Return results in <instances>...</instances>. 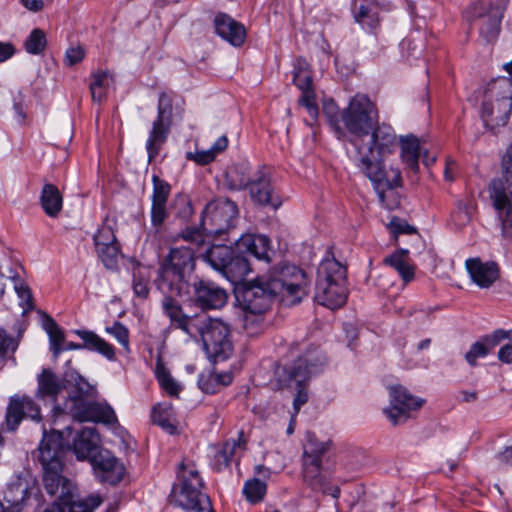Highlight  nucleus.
Wrapping results in <instances>:
<instances>
[{
    "label": "nucleus",
    "instance_id": "obj_57",
    "mask_svg": "<svg viewBox=\"0 0 512 512\" xmlns=\"http://www.w3.org/2000/svg\"><path fill=\"white\" fill-rule=\"evenodd\" d=\"M188 159L194 160L199 165H207L215 160L216 155L210 148L207 150L197 151L194 154L188 153Z\"/></svg>",
    "mask_w": 512,
    "mask_h": 512
},
{
    "label": "nucleus",
    "instance_id": "obj_23",
    "mask_svg": "<svg viewBox=\"0 0 512 512\" xmlns=\"http://www.w3.org/2000/svg\"><path fill=\"white\" fill-rule=\"evenodd\" d=\"M194 300L203 309H219L227 302L226 291L210 281L198 280L191 283Z\"/></svg>",
    "mask_w": 512,
    "mask_h": 512
},
{
    "label": "nucleus",
    "instance_id": "obj_51",
    "mask_svg": "<svg viewBox=\"0 0 512 512\" xmlns=\"http://www.w3.org/2000/svg\"><path fill=\"white\" fill-rule=\"evenodd\" d=\"M168 217L167 204L152 202L151 222L154 227H160Z\"/></svg>",
    "mask_w": 512,
    "mask_h": 512
},
{
    "label": "nucleus",
    "instance_id": "obj_32",
    "mask_svg": "<svg viewBox=\"0 0 512 512\" xmlns=\"http://www.w3.org/2000/svg\"><path fill=\"white\" fill-rule=\"evenodd\" d=\"M40 204L47 216L58 217L63 208V197L54 184H44L40 195Z\"/></svg>",
    "mask_w": 512,
    "mask_h": 512
},
{
    "label": "nucleus",
    "instance_id": "obj_55",
    "mask_svg": "<svg viewBox=\"0 0 512 512\" xmlns=\"http://www.w3.org/2000/svg\"><path fill=\"white\" fill-rule=\"evenodd\" d=\"M133 290L136 296L143 299L147 298L149 294L148 279L134 273Z\"/></svg>",
    "mask_w": 512,
    "mask_h": 512
},
{
    "label": "nucleus",
    "instance_id": "obj_47",
    "mask_svg": "<svg viewBox=\"0 0 512 512\" xmlns=\"http://www.w3.org/2000/svg\"><path fill=\"white\" fill-rule=\"evenodd\" d=\"M355 20L364 29L373 30L379 24V18L377 13L372 12L367 6L361 5L355 12Z\"/></svg>",
    "mask_w": 512,
    "mask_h": 512
},
{
    "label": "nucleus",
    "instance_id": "obj_8",
    "mask_svg": "<svg viewBox=\"0 0 512 512\" xmlns=\"http://www.w3.org/2000/svg\"><path fill=\"white\" fill-rule=\"evenodd\" d=\"M264 278L265 284L286 305L298 304L308 293L306 273L295 265L278 264Z\"/></svg>",
    "mask_w": 512,
    "mask_h": 512
},
{
    "label": "nucleus",
    "instance_id": "obj_6",
    "mask_svg": "<svg viewBox=\"0 0 512 512\" xmlns=\"http://www.w3.org/2000/svg\"><path fill=\"white\" fill-rule=\"evenodd\" d=\"M505 69L511 77L492 80L484 94L481 117L493 129L506 125L512 111V62Z\"/></svg>",
    "mask_w": 512,
    "mask_h": 512
},
{
    "label": "nucleus",
    "instance_id": "obj_40",
    "mask_svg": "<svg viewBox=\"0 0 512 512\" xmlns=\"http://www.w3.org/2000/svg\"><path fill=\"white\" fill-rule=\"evenodd\" d=\"M242 492L249 503L256 504L264 499L267 485L258 478L249 479L244 483Z\"/></svg>",
    "mask_w": 512,
    "mask_h": 512
},
{
    "label": "nucleus",
    "instance_id": "obj_60",
    "mask_svg": "<svg viewBox=\"0 0 512 512\" xmlns=\"http://www.w3.org/2000/svg\"><path fill=\"white\" fill-rule=\"evenodd\" d=\"M15 290L18 294V296L21 298L22 301H24L27 305L28 309L32 308V295L30 292V289L28 286L20 284L19 286L15 287Z\"/></svg>",
    "mask_w": 512,
    "mask_h": 512
},
{
    "label": "nucleus",
    "instance_id": "obj_49",
    "mask_svg": "<svg viewBox=\"0 0 512 512\" xmlns=\"http://www.w3.org/2000/svg\"><path fill=\"white\" fill-rule=\"evenodd\" d=\"M94 245L96 248H102L112 244H119L117 242L113 229L108 225H103L94 235Z\"/></svg>",
    "mask_w": 512,
    "mask_h": 512
},
{
    "label": "nucleus",
    "instance_id": "obj_16",
    "mask_svg": "<svg viewBox=\"0 0 512 512\" xmlns=\"http://www.w3.org/2000/svg\"><path fill=\"white\" fill-rule=\"evenodd\" d=\"M390 405L383 410L386 417L394 424L406 421L412 411L422 407L424 400L411 395L403 386H391L389 389Z\"/></svg>",
    "mask_w": 512,
    "mask_h": 512
},
{
    "label": "nucleus",
    "instance_id": "obj_13",
    "mask_svg": "<svg viewBox=\"0 0 512 512\" xmlns=\"http://www.w3.org/2000/svg\"><path fill=\"white\" fill-rule=\"evenodd\" d=\"M324 364V356L317 349H313L300 356L289 368L288 379L300 387L293 401L295 414L308 401V393L301 386L311 377L322 372Z\"/></svg>",
    "mask_w": 512,
    "mask_h": 512
},
{
    "label": "nucleus",
    "instance_id": "obj_39",
    "mask_svg": "<svg viewBox=\"0 0 512 512\" xmlns=\"http://www.w3.org/2000/svg\"><path fill=\"white\" fill-rule=\"evenodd\" d=\"M74 492L71 491V498L69 502H60L64 506L69 507V512H93L102 503L99 495H89L84 499H74Z\"/></svg>",
    "mask_w": 512,
    "mask_h": 512
},
{
    "label": "nucleus",
    "instance_id": "obj_42",
    "mask_svg": "<svg viewBox=\"0 0 512 512\" xmlns=\"http://www.w3.org/2000/svg\"><path fill=\"white\" fill-rule=\"evenodd\" d=\"M156 377L161 388L168 395L172 397H177L179 395L181 391L180 385L173 379L170 373L163 366H157Z\"/></svg>",
    "mask_w": 512,
    "mask_h": 512
},
{
    "label": "nucleus",
    "instance_id": "obj_34",
    "mask_svg": "<svg viewBox=\"0 0 512 512\" xmlns=\"http://www.w3.org/2000/svg\"><path fill=\"white\" fill-rule=\"evenodd\" d=\"M31 495V487L26 480H18L8 486L4 492V499L14 512L22 510L25 501Z\"/></svg>",
    "mask_w": 512,
    "mask_h": 512
},
{
    "label": "nucleus",
    "instance_id": "obj_28",
    "mask_svg": "<svg viewBox=\"0 0 512 512\" xmlns=\"http://www.w3.org/2000/svg\"><path fill=\"white\" fill-rule=\"evenodd\" d=\"M99 434L94 427H84L75 436L72 449L78 460L89 461L99 451Z\"/></svg>",
    "mask_w": 512,
    "mask_h": 512
},
{
    "label": "nucleus",
    "instance_id": "obj_2",
    "mask_svg": "<svg viewBox=\"0 0 512 512\" xmlns=\"http://www.w3.org/2000/svg\"><path fill=\"white\" fill-rule=\"evenodd\" d=\"M326 115L336 137L349 140L354 147H358L379 122L376 104L365 94L353 96L347 107L337 113L326 108Z\"/></svg>",
    "mask_w": 512,
    "mask_h": 512
},
{
    "label": "nucleus",
    "instance_id": "obj_35",
    "mask_svg": "<svg viewBox=\"0 0 512 512\" xmlns=\"http://www.w3.org/2000/svg\"><path fill=\"white\" fill-rule=\"evenodd\" d=\"M409 251L406 249H399L393 254L384 258L385 265L393 268L404 283H409L414 278V267L409 263Z\"/></svg>",
    "mask_w": 512,
    "mask_h": 512
},
{
    "label": "nucleus",
    "instance_id": "obj_64",
    "mask_svg": "<svg viewBox=\"0 0 512 512\" xmlns=\"http://www.w3.org/2000/svg\"><path fill=\"white\" fill-rule=\"evenodd\" d=\"M14 53L15 49L11 43L0 42V62L8 60Z\"/></svg>",
    "mask_w": 512,
    "mask_h": 512
},
{
    "label": "nucleus",
    "instance_id": "obj_20",
    "mask_svg": "<svg viewBox=\"0 0 512 512\" xmlns=\"http://www.w3.org/2000/svg\"><path fill=\"white\" fill-rule=\"evenodd\" d=\"M275 297L278 296L265 284V278L262 276L245 286L242 292V305L252 314H262L270 308Z\"/></svg>",
    "mask_w": 512,
    "mask_h": 512
},
{
    "label": "nucleus",
    "instance_id": "obj_36",
    "mask_svg": "<svg viewBox=\"0 0 512 512\" xmlns=\"http://www.w3.org/2000/svg\"><path fill=\"white\" fill-rule=\"evenodd\" d=\"M251 181L249 166L245 163L235 164L226 172V183L232 190L249 188Z\"/></svg>",
    "mask_w": 512,
    "mask_h": 512
},
{
    "label": "nucleus",
    "instance_id": "obj_9",
    "mask_svg": "<svg viewBox=\"0 0 512 512\" xmlns=\"http://www.w3.org/2000/svg\"><path fill=\"white\" fill-rule=\"evenodd\" d=\"M199 325V331L191 335V339L201 338L204 350L207 356L213 361H224L228 359L233 352L231 341V332L228 324L218 318H211L203 313Z\"/></svg>",
    "mask_w": 512,
    "mask_h": 512
},
{
    "label": "nucleus",
    "instance_id": "obj_30",
    "mask_svg": "<svg viewBox=\"0 0 512 512\" xmlns=\"http://www.w3.org/2000/svg\"><path fill=\"white\" fill-rule=\"evenodd\" d=\"M65 387L64 380L59 378L52 370L43 369L37 376L36 397L39 399L49 398L56 401L57 396Z\"/></svg>",
    "mask_w": 512,
    "mask_h": 512
},
{
    "label": "nucleus",
    "instance_id": "obj_19",
    "mask_svg": "<svg viewBox=\"0 0 512 512\" xmlns=\"http://www.w3.org/2000/svg\"><path fill=\"white\" fill-rule=\"evenodd\" d=\"M162 300V309L164 314L170 320V327L181 330L189 338L195 335L199 330V325L202 324L203 313H196L189 315L183 311L182 306L174 297L177 295L164 294Z\"/></svg>",
    "mask_w": 512,
    "mask_h": 512
},
{
    "label": "nucleus",
    "instance_id": "obj_27",
    "mask_svg": "<svg viewBox=\"0 0 512 512\" xmlns=\"http://www.w3.org/2000/svg\"><path fill=\"white\" fill-rule=\"evenodd\" d=\"M236 249L241 253L247 252L253 255L258 260L265 262L270 261V254L272 252L270 247V240L264 235L244 234L239 238L233 239Z\"/></svg>",
    "mask_w": 512,
    "mask_h": 512
},
{
    "label": "nucleus",
    "instance_id": "obj_33",
    "mask_svg": "<svg viewBox=\"0 0 512 512\" xmlns=\"http://www.w3.org/2000/svg\"><path fill=\"white\" fill-rule=\"evenodd\" d=\"M75 334L83 340V349L98 352L108 360L115 359L114 347L96 333L88 330H75Z\"/></svg>",
    "mask_w": 512,
    "mask_h": 512
},
{
    "label": "nucleus",
    "instance_id": "obj_7",
    "mask_svg": "<svg viewBox=\"0 0 512 512\" xmlns=\"http://www.w3.org/2000/svg\"><path fill=\"white\" fill-rule=\"evenodd\" d=\"M346 268L334 258L325 259L317 270L315 300L329 309L343 306L347 300Z\"/></svg>",
    "mask_w": 512,
    "mask_h": 512
},
{
    "label": "nucleus",
    "instance_id": "obj_22",
    "mask_svg": "<svg viewBox=\"0 0 512 512\" xmlns=\"http://www.w3.org/2000/svg\"><path fill=\"white\" fill-rule=\"evenodd\" d=\"M249 191L252 200L259 205L271 206L275 209L281 205L280 198L274 193L268 168H261L254 174Z\"/></svg>",
    "mask_w": 512,
    "mask_h": 512
},
{
    "label": "nucleus",
    "instance_id": "obj_61",
    "mask_svg": "<svg viewBox=\"0 0 512 512\" xmlns=\"http://www.w3.org/2000/svg\"><path fill=\"white\" fill-rule=\"evenodd\" d=\"M182 238L189 241L192 245H199L203 243V238L198 230L187 229L182 233Z\"/></svg>",
    "mask_w": 512,
    "mask_h": 512
},
{
    "label": "nucleus",
    "instance_id": "obj_18",
    "mask_svg": "<svg viewBox=\"0 0 512 512\" xmlns=\"http://www.w3.org/2000/svg\"><path fill=\"white\" fill-rule=\"evenodd\" d=\"M489 195L502 237L512 240V189L505 188L499 181H492L489 185Z\"/></svg>",
    "mask_w": 512,
    "mask_h": 512
},
{
    "label": "nucleus",
    "instance_id": "obj_26",
    "mask_svg": "<svg viewBox=\"0 0 512 512\" xmlns=\"http://www.w3.org/2000/svg\"><path fill=\"white\" fill-rule=\"evenodd\" d=\"M465 266L472 281L480 288L491 287L499 278V267L495 262L471 258L466 260Z\"/></svg>",
    "mask_w": 512,
    "mask_h": 512
},
{
    "label": "nucleus",
    "instance_id": "obj_44",
    "mask_svg": "<svg viewBox=\"0 0 512 512\" xmlns=\"http://www.w3.org/2000/svg\"><path fill=\"white\" fill-rule=\"evenodd\" d=\"M493 181H499L505 188L512 189V143L507 147L501 162V176Z\"/></svg>",
    "mask_w": 512,
    "mask_h": 512
},
{
    "label": "nucleus",
    "instance_id": "obj_14",
    "mask_svg": "<svg viewBox=\"0 0 512 512\" xmlns=\"http://www.w3.org/2000/svg\"><path fill=\"white\" fill-rule=\"evenodd\" d=\"M238 217L237 205L229 199H218L206 205L201 219V228L208 236L229 233Z\"/></svg>",
    "mask_w": 512,
    "mask_h": 512
},
{
    "label": "nucleus",
    "instance_id": "obj_48",
    "mask_svg": "<svg viewBox=\"0 0 512 512\" xmlns=\"http://www.w3.org/2000/svg\"><path fill=\"white\" fill-rule=\"evenodd\" d=\"M92 82L90 83V91L92 99L101 102L105 98V87L108 79L107 72H95L92 74Z\"/></svg>",
    "mask_w": 512,
    "mask_h": 512
},
{
    "label": "nucleus",
    "instance_id": "obj_24",
    "mask_svg": "<svg viewBox=\"0 0 512 512\" xmlns=\"http://www.w3.org/2000/svg\"><path fill=\"white\" fill-rule=\"evenodd\" d=\"M90 462L101 482L116 484L123 479V465L108 451L98 452Z\"/></svg>",
    "mask_w": 512,
    "mask_h": 512
},
{
    "label": "nucleus",
    "instance_id": "obj_21",
    "mask_svg": "<svg viewBox=\"0 0 512 512\" xmlns=\"http://www.w3.org/2000/svg\"><path fill=\"white\" fill-rule=\"evenodd\" d=\"M293 82L302 92L298 100L299 105L305 107L309 115L316 120L319 110L312 85V74L309 70L308 63L304 59L299 58L294 64Z\"/></svg>",
    "mask_w": 512,
    "mask_h": 512
},
{
    "label": "nucleus",
    "instance_id": "obj_10",
    "mask_svg": "<svg viewBox=\"0 0 512 512\" xmlns=\"http://www.w3.org/2000/svg\"><path fill=\"white\" fill-rule=\"evenodd\" d=\"M204 259L232 284L242 282L250 271L247 259L238 249L228 245H212Z\"/></svg>",
    "mask_w": 512,
    "mask_h": 512
},
{
    "label": "nucleus",
    "instance_id": "obj_63",
    "mask_svg": "<svg viewBox=\"0 0 512 512\" xmlns=\"http://www.w3.org/2000/svg\"><path fill=\"white\" fill-rule=\"evenodd\" d=\"M498 359L506 364L512 363V344H505L498 351Z\"/></svg>",
    "mask_w": 512,
    "mask_h": 512
},
{
    "label": "nucleus",
    "instance_id": "obj_62",
    "mask_svg": "<svg viewBox=\"0 0 512 512\" xmlns=\"http://www.w3.org/2000/svg\"><path fill=\"white\" fill-rule=\"evenodd\" d=\"M213 377L217 378V386L218 388L222 386H227L232 383L233 374L231 372H213L211 373Z\"/></svg>",
    "mask_w": 512,
    "mask_h": 512
},
{
    "label": "nucleus",
    "instance_id": "obj_4",
    "mask_svg": "<svg viewBox=\"0 0 512 512\" xmlns=\"http://www.w3.org/2000/svg\"><path fill=\"white\" fill-rule=\"evenodd\" d=\"M196 266L193 247L180 246L171 248L162 261L156 280L158 289L163 294L180 297L189 295L191 276Z\"/></svg>",
    "mask_w": 512,
    "mask_h": 512
},
{
    "label": "nucleus",
    "instance_id": "obj_17",
    "mask_svg": "<svg viewBox=\"0 0 512 512\" xmlns=\"http://www.w3.org/2000/svg\"><path fill=\"white\" fill-rule=\"evenodd\" d=\"M503 10V4L492 5L489 0H482L471 8L479 33L485 41L491 42L497 38Z\"/></svg>",
    "mask_w": 512,
    "mask_h": 512
},
{
    "label": "nucleus",
    "instance_id": "obj_43",
    "mask_svg": "<svg viewBox=\"0 0 512 512\" xmlns=\"http://www.w3.org/2000/svg\"><path fill=\"white\" fill-rule=\"evenodd\" d=\"M47 333L50 339L51 351L55 357H58L62 352V346L65 342L64 332L53 319H49Z\"/></svg>",
    "mask_w": 512,
    "mask_h": 512
},
{
    "label": "nucleus",
    "instance_id": "obj_38",
    "mask_svg": "<svg viewBox=\"0 0 512 512\" xmlns=\"http://www.w3.org/2000/svg\"><path fill=\"white\" fill-rule=\"evenodd\" d=\"M24 412L20 397H12L7 406L5 415L4 425L7 431L13 432L18 428L24 418Z\"/></svg>",
    "mask_w": 512,
    "mask_h": 512
},
{
    "label": "nucleus",
    "instance_id": "obj_41",
    "mask_svg": "<svg viewBox=\"0 0 512 512\" xmlns=\"http://www.w3.org/2000/svg\"><path fill=\"white\" fill-rule=\"evenodd\" d=\"M47 45L46 35L39 28L33 29L24 42V48L27 53L32 55L41 54Z\"/></svg>",
    "mask_w": 512,
    "mask_h": 512
},
{
    "label": "nucleus",
    "instance_id": "obj_50",
    "mask_svg": "<svg viewBox=\"0 0 512 512\" xmlns=\"http://www.w3.org/2000/svg\"><path fill=\"white\" fill-rule=\"evenodd\" d=\"M106 332L112 335L126 351H129V331L120 322H115L112 326L106 327Z\"/></svg>",
    "mask_w": 512,
    "mask_h": 512
},
{
    "label": "nucleus",
    "instance_id": "obj_58",
    "mask_svg": "<svg viewBox=\"0 0 512 512\" xmlns=\"http://www.w3.org/2000/svg\"><path fill=\"white\" fill-rule=\"evenodd\" d=\"M244 445H245V441L242 440L241 437H239L238 440L226 441L224 446H223V450L221 452L223 458L225 459V462L228 464L230 459H231V457L236 452V449H240Z\"/></svg>",
    "mask_w": 512,
    "mask_h": 512
},
{
    "label": "nucleus",
    "instance_id": "obj_53",
    "mask_svg": "<svg viewBox=\"0 0 512 512\" xmlns=\"http://www.w3.org/2000/svg\"><path fill=\"white\" fill-rule=\"evenodd\" d=\"M17 349L14 339L0 329V358L10 357Z\"/></svg>",
    "mask_w": 512,
    "mask_h": 512
},
{
    "label": "nucleus",
    "instance_id": "obj_54",
    "mask_svg": "<svg viewBox=\"0 0 512 512\" xmlns=\"http://www.w3.org/2000/svg\"><path fill=\"white\" fill-rule=\"evenodd\" d=\"M85 57V51L81 46L70 47L65 52L64 63L66 66H74Z\"/></svg>",
    "mask_w": 512,
    "mask_h": 512
},
{
    "label": "nucleus",
    "instance_id": "obj_29",
    "mask_svg": "<svg viewBox=\"0 0 512 512\" xmlns=\"http://www.w3.org/2000/svg\"><path fill=\"white\" fill-rule=\"evenodd\" d=\"M214 26L216 33L233 46H241L244 43L245 27L227 14L219 13L215 16Z\"/></svg>",
    "mask_w": 512,
    "mask_h": 512
},
{
    "label": "nucleus",
    "instance_id": "obj_59",
    "mask_svg": "<svg viewBox=\"0 0 512 512\" xmlns=\"http://www.w3.org/2000/svg\"><path fill=\"white\" fill-rule=\"evenodd\" d=\"M390 227L392 231L397 234H413L416 232L415 227L398 218L391 220Z\"/></svg>",
    "mask_w": 512,
    "mask_h": 512
},
{
    "label": "nucleus",
    "instance_id": "obj_37",
    "mask_svg": "<svg viewBox=\"0 0 512 512\" xmlns=\"http://www.w3.org/2000/svg\"><path fill=\"white\" fill-rule=\"evenodd\" d=\"M420 146L418 139L407 136L401 140V157L407 167L413 172L419 169Z\"/></svg>",
    "mask_w": 512,
    "mask_h": 512
},
{
    "label": "nucleus",
    "instance_id": "obj_11",
    "mask_svg": "<svg viewBox=\"0 0 512 512\" xmlns=\"http://www.w3.org/2000/svg\"><path fill=\"white\" fill-rule=\"evenodd\" d=\"M178 477L181 489L176 502L181 508L186 512H214L210 498L200 491L203 482L194 467L181 463Z\"/></svg>",
    "mask_w": 512,
    "mask_h": 512
},
{
    "label": "nucleus",
    "instance_id": "obj_12",
    "mask_svg": "<svg viewBox=\"0 0 512 512\" xmlns=\"http://www.w3.org/2000/svg\"><path fill=\"white\" fill-rule=\"evenodd\" d=\"M174 100L172 93L163 92L159 95L157 117L151 124L145 144L149 163L159 155L167 142L173 122Z\"/></svg>",
    "mask_w": 512,
    "mask_h": 512
},
{
    "label": "nucleus",
    "instance_id": "obj_45",
    "mask_svg": "<svg viewBox=\"0 0 512 512\" xmlns=\"http://www.w3.org/2000/svg\"><path fill=\"white\" fill-rule=\"evenodd\" d=\"M97 255L107 269L117 267L118 256L120 255V245L112 244L102 248H96Z\"/></svg>",
    "mask_w": 512,
    "mask_h": 512
},
{
    "label": "nucleus",
    "instance_id": "obj_52",
    "mask_svg": "<svg viewBox=\"0 0 512 512\" xmlns=\"http://www.w3.org/2000/svg\"><path fill=\"white\" fill-rule=\"evenodd\" d=\"M20 402L25 411L24 417H28L37 422L41 420L40 408L30 397H20Z\"/></svg>",
    "mask_w": 512,
    "mask_h": 512
},
{
    "label": "nucleus",
    "instance_id": "obj_46",
    "mask_svg": "<svg viewBox=\"0 0 512 512\" xmlns=\"http://www.w3.org/2000/svg\"><path fill=\"white\" fill-rule=\"evenodd\" d=\"M153 191L151 200L155 203H166L171 193V186L157 175L152 176Z\"/></svg>",
    "mask_w": 512,
    "mask_h": 512
},
{
    "label": "nucleus",
    "instance_id": "obj_1",
    "mask_svg": "<svg viewBox=\"0 0 512 512\" xmlns=\"http://www.w3.org/2000/svg\"><path fill=\"white\" fill-rule=\"evenodd\" d=\"M366 144L358 143L356 148V165L370 179L378 194L379 200H385V190L393 189L401 184V173L398 168L386 169L383 157L392 153L396 146V135L391 126L377 124L370 132Z\"/></svg>",
    "mask_w": 512,
    "mask_h": 512
},
{
    "label": "nucleus",
    "instance_id": "obj_25",
    "mask_svg": "<svg viewBox=\"0 0 512 512\" xmlns=\"http://www.w3.org/2000/svg\"><path fill=\"white\" fill-rule=\"evenodd\" d=\"M504 340H512V330L497 329L491 334L483 336L472 344L465 354V360L470 366H476L478 358L485 357Z\"/></svg>",
    "mask_w": 512,
    "mask_h": 512
},
{
    "label": "nucleus",
    "instance_id": "obj_15",
    "mask_svg": "<svg viewBox=\"0 0 512 512\" xmlns=\"http://www.w3.org/2000/svg\"><path fill=\"white\" fill-rule=\"evenodd\" d=\"M331 442L319 441L308 433L303 445L302 474L304 481L314 490L323 488L325 476L322 473V457L330 449Z\"/></svg>",
    "mask_w": 512,
    "mask_h": 512
},
{
    "label": "nucleus",
    "instance_id": "obj_56",
    "mask_svg": "<svg viewBox=\"0 0 512 512\" xmlns=\"http://www.w3.org/2000/svg\"><path fill=\"white\" fill-rule=\"evenodd\" d=\"M198 383L200 389L205 393L214 394L219 390L217 386V378L213 377L211 373L208 375H202L199 378Z\"/></svg>",
    "mask_w": 512,
    "mask_h": 512
},
{
    "label": "nucleus",
    "instance_id": "obj_5",
    "mask_svg": "<svg viewBox=\"0 0 512 512\" xmlns=\"http://www.w3.org/2000/svg\"><path fill=\"white\" fill-rule=\"evenodd\" d=\"M74 389L69 393L65 402L66 411L80 422H102L111 424L115 422L116 415L111 406L93 400L95 389L81 375H71Z\"/></svg>",
    "mask_w": 512,
    "mask_h": 512
},
{
    "label": "nucleus",
    "instance_id": "obj_31",
    "mask_svg": "<svg viewBox=\"0 0 512 512\" xmlns=\"http://www.w3.org/2000/svg\"><path fill=\"white\" fill-rule=\"evenodd\" d=\"M151 421L171 435L178 432L175 413L171 403L156 404L151 411Z\"/></svg>",
    "mask_w": 512,
    "mask_h": 512
},
{
    "label": "nucleus",
    "instance_id": "obj_3",
    "mask_svg": "<svg viewBox=\"0 0 512 512\" xmlns=\"http://www.w3.org/2000/svg\"><path fill=\"white\" fill-rule=\"evenodd\" d=\"M38 460L43 470V485L51 496H54L58 504L69 502L71 491L75 486L70 479L63 475L65 447L60 432L44 434L38 448Z\"/></svg>",
    "mask_w": 512,
    "mask_h": 512
}]
</instances>
